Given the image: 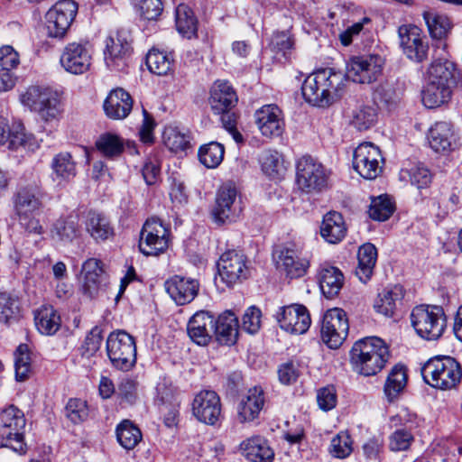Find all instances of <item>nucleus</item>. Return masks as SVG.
<instances>
[{
  "label": "nucleus",
  "mask_w": 462,
  "mask_h": 462,
  "mask_svg": "<svg viewBox=\"0 0 462 462\" xmlns=\"http://www.w3.org/2000/svg\"><path fill=\"white\" fill-rule=\"evenodd\" d=\"M390 353L384 341L377 337L357 340L350 351L353 370L364 376L379 373L388 362Z\"/></svg>",
  "instance_id": "f257e3e1"
},
{
  "label": "nucleus",
  "mask_w": 462,
  "mask_h": 462,
  "mask_svg": "<svg viewBox=\"0 0 462 462\" xmlns=\"http://www.w3.org/2000/svg\"><path fill=\"white\" fill-rule=\"evenodd\" d=\"M43 193L36 185L22 188L14 197V210L20 226L28 233L41 235L43 228L35 215L42 208Z\"/></svg>",
  "instance_id": "f03ea898"
},
{
  "label": "nucleus",
  "mask_w": 462,
  "mask_h": 462,
  "mask_svg": "<svg viewBox=\"0 0 462 462\" xmlns=\"http://www.w3.org/2000/svg\"><path fill=\"white\" fill-rule=\"evenodd\" d=\"M422 375L430 386L440 390H451L461 382L462 369L455 358L437 356L425 363Z\"/></svg>",
  "instance_id": "7ed1b4c3"
},
{
  "label": "nucleus",
  "mask_w": 462,
  "mask_h": 462,
  "mask_svg": "<svg viewBox=\"0 0 462 462\" xmlns=\"http://www.w3.org/2000/svg\"><path fill=\"white\" fill-rule=\"evenodd\" d=\"M20 102L31 111L37 112L46 122L57 120L61 114L59 94L49 87L27 88L21 93Z\"/></svg>",
  "instance_id": "20e7f679"
},
{
  "label": "nucleus",
  "mask_w": 462,
  "mask_h": 462,
  "mask_svg": "<svg viewBox=\"0 0 462 462\" xmlns=\"http://www.w3.org/2000/svg\"><path fill=\"white\" fill-rule=\"evenodd\" d=\"M26 420L23 412L14 405L0 411V446L12 448L23 454L26 452L24 442Z\"/></svg>",
  "instance_id": "39448f33"
},
{
  "label": "nucleus",
  "mask_w": 462,
  "mask_h": 462,
  "mask_svg": "<svg viewBox=\"0 0 462 462\" xmlns=\"http://www.w3.org/2000/svg\"><path fill=\"white\" fill-rule=\"evenodd\" d=\"M337 76L331 69H320L304 80L301 92L305 100L312 106L325 107L333 101L332 90Z\"/></svg>",
  "instance_id": "423d86ee"
},
{
  "label": "nucleus",
  "mask_w": 462,
  "mask_h": 462,
  "mask_svg": "<svg viewBox=\"0 0 462 462\" xmlns=\"http://www.w3.org/2000/svg\"><path fill=\"white\" fill-rule=\"evenodd\" d=\"M411 325L416 333L427 340L439 338L446 328V317L438 306L420 305L411 314Z\"/></svg>",
  "instance_id": "0eeeda50"
},
{
  "label": "nucleus",
  "mask_w": 462,
  "mask_h": 462,
  "mask_svg": "<svg viewBox=\"0 0 462 462\" xmlns=\"http://www.w3.org/2000/svg\"><path fill=\"white\" fill-rule=\"evenodd\" d=\"M328 172L326 168L311 156H302L296 164V184L307 194L321 192L328 184Z\"/></svg>",
  "instance_id": "6e6552de"
},
{
  "label": "nucleus",
  "mask_w": 462,
  "mask_h": 462,
  "mask_svg": "<svg viewBox=\"0 0 462 462\" xmlns=\"http://www.w3.org/2000/svg\"><path fill=\"white\" fill-rule=\"evenodd\" d=\"M106 352L112 365L119 370L128 371L136 362L134 339L125 331L112 332L108 336Z\"/></svg>",
  "instance_id": "1a4fd4ad"
},
{
  "label": "nucleus",
  "mask_w": 462,
  "mask_h": 462,
  "mask_svg": "<svg viewBox=\"0 0 462 462\" xmlns=\"http://www.w3.org/2000/svg\"><path fill=\"white\" fill-rule=\"evenodd\" d=\"M171 230L156 217L145 221L140 233L139 250L147 256L164 253L170 245Z\"/></svg>",
  "instance_id": "9d476101"
},
{
  "label": "nucleus",
  "mask_w": 462,
  "mask_h": 462,
  "mask_svg": "<svg viewBox=\"0 0 462 462\" xmlns=\"http://www.w3.org/2000/svg\"><path fill=\"white\" fill-rule=\"evenodd\" d=\"M384 64L379 54L355 56L346 64V77L356 83L371 84L382 76Z\"/></svg>",
  "instance_id": "9b49d317"
},
{
  "label": "nucleus",
  "mask_w": 462,
  "mask_h": 462,
  "mask_svg": "<svg viewBox=\"0 0 462 462\" xmlns=\"http://www.w3.org/2000/svg\"><path fill=\"white\" fill-rule=\"evenodd\" d=\"M348 330L346 313L342 309L326 311L321 324V339L329 348H338L346 338Z\"/></svg>",
  "instance_id": "f8f14e48"
},
{
  "label": "nucleus",
  "mask_w": 462,
  "mask_h": 462,
  "mask_svg": "<svg viewBox=\"0 0 462 462\" xmlns=\"http://www.w3.org/2000/svg\"><path fill=\"white\" fill-rule=\"evenodd\" d=\"M383 156L373 143H360L353 153V168L364 179L374 180L382 172Z\"/></svg>",
  "instance_id": "ddd939ff"
},
{
  "label": "nucleus",
  "mask_w": 462,
  "mask_h": 462,
  "mask_svg": "<svg viewBox=\"0 0 462 462\" xmlns=\"http://www.w3.org/2000/svg\"><path fill=\"white\" fill-rule=\"evenodd\" d=\"M78 12V5L73 0L57 2L46 14V28L48 35L53 38H62Z\"/></svg>",
  "instance_id": "4468645a"
},
{
  "label": "nucleus",
  "mask_w": 462,
  "mask_h": 462,
  "mask_svg": "<svg viewBox=\"0 0 462 462\" xmlns=\"http://www.w3.org/2000/svg\"><path fill=\"white\" fill-rule=\"evenodd\" d=\"M92 56L93 50L88 42H70L64 47L60 63L68 73L81 75L90 69Z\"/></svg>",
  "instance_id": "2eb2a0df"
},
{
  "label": "nucleus",
  "mask_w": 462,
  "mask_h": 462,
  "mask_svg": "<svg viewBox=\"0 0 462 462\" xmlns=\"http://www.w3.org/2000/svg\"><path fill=\"white\" fill-rule=\"evenodd\" d=\"M222 405L217 393L211 390H202L193 398L191 411L193 416L206 425H217L222 415Z\"/></svg>",
  "instance_id": "dca6fc26"
},
{
  "label": "nucleus",
  "mask_w": 462,
  "mask_h": 462,
  "mask_svg": "<svg viewBox=\"0 0 462 462\" xmlns=\"http://www.w3.org/2000/svg\"><path fill=\"white\" fill-rule=\"evenodd\" d=\"M236 189L231 183H226L219 188L212 210V216L217 223H232L238 218L241 207L236 201Z\"/></svg>",
  "instance_id": "f3484780"
},
{
  "label": "nucleus",
  "mask_w": 462,
  "mask_h": 462,
  "mask_svg": "<svg viewBox=\"0 0 462 462\" xmlns=\"http://www.w3.org/2000/svg\"><path fill=\"white\" fill-rule=\"evenodd\" d=\"M278 268L286 272L291 278L301 277L309 267V260L302 255L301 247L295 244L281 246L273 253Z\"/></svg>",
  "instance_id": "a211bd4d"
},
{
  "label": "nucleus",
  "mask_w": 462,
  "mask_h": 462,
  "mask_svg": "<svg viewBox=\"0 0 462 462\" xmlns=\"http://www.w3.org/2000/svg\"><path fill=\"white\" fill-rule=\"evenodd\" d=\"M131 43L124 33L116 32L105 41L104 61L110 70H122L128 65Z\"/></svg>",
  "instance_id": "6ab92c4d"
},
{
  "label": "nucleus",
  "mask_w": 462,
  "mask_h": 462,
  "mask_svg": "<svg viewBox=\"0 0 462 462\" xmlns=\"http://www.w3.org/2000/svg\"><path fill=\"white\" fill-rule=\"evenodd\" d=\"M398 35L401 47L410 60L420 62L427 58L428 42L419 27L412 24L402 25L398 29Z\"/></svg>",
  "instance_id": "aec40b11"
},
{
  "label": "nucleus",
  "mask_w": 462,
  "mask_h": 462,
  "mask_svg": "<svg viewBox=\"0 0 462 462\" xmlns=\"http://www.w3.org/2000/svg\"><path fill=\"white\" fill-rule=\"evenodd\" d=\"M276 319L282 329L300 335L308 331L311 319L307 308L300 304H291L280 308Z\"/></svg>",
  "instance_id": "412c9836"
},
{
  "label": "nucleus",
  "mask_w": 462,
  "mask_h": 462,
  "mask_svg": "<svg viewBox=\"0 0 462 462\" xmlns=\"http://www.w3.org/2000/svg\"><path fill=\"white\" fill-rule=\"evenodd\" d=\"M217 271L221 280L231 286L247 277L246 258L242 253L227 251L220 256Z\"/></svg>",
  "instance_id": "4be33fe9"
},
{
  "label": "nucleus",
  "mask_w": 462,
  "mask_h": 462,
  "mask_svg": "<svg viewBox=\"0 0 462 462\" xmlns=\"http://www.w3.org/2000/svg\"><path fill=\"white\" fill-rule=\"evenodd\" d=\"M255 124L263 136L278 137L284 131L285 123L282 110L276 105H265L256 110Z\"/></svg>",
  "instance_id": "5701e85b"
},
{
  "label": "nucleus",
  "mask_w": 462,
  "mask_h": 462,
  "mask_svg": "<svg viewBox=\"0 0 462 462\" xmlns=\"http://www.w3.org/2000/svg\"><path fill=\"white\" fill-rule=\"evenodd\" d=\"M165 289L176 304L185 305L198 295L199 282L194 278L174 275L165 282Z\"/></svg>",
  "instance_id": "b1692460"
},
{
  "label": "nucleus",
  "mask_w": 462,
  "mask_h": 462,
  "mask_svg": "<svg viewBox=\"0 0 462 462\" xmlns=\"http://www.w3.org/2000/svg\"><path fill=\"white\" fill-rule=\"evenodd\" d=\"M215 317L207 310L194 313L187 324L189 337L199 346H207L212 337Z\"/></svg>",
  "instance_id": "393cba45"
},
{
  "label": "nucleus",
  "mask_w": 462,
  "mask_h": 462,
  "mask_svg": "<svg viewBox=\"0 0 462 462\" xmlns=\"http://www.w3.org/2000/svg\"><path fill=\"white\" fill-rule=\"evenodd\" d=\"M265 394L262 387L249 388L237 406V419L241 423L256 420L263 409Z\"/></svg>",
  "instance_id": "a878e982"
},
{
  "label": "nucleus",
  "mask_w": 462,
  "mask_h": 462,
  "mask_svg": "<svg viewBox=\"0 0 462 462\" xmlns=\"http://www.w3.org/2000/svg\"><path fill=\"white\" fill-rule=\"evenodd\" d=\"M51 179L56 187L65 188L77 175L76 162L68 152L53 156L51 162Z\"/></svg>",
  "instance_id": "bb28decb"
},
{
  "label": "nucleus",
  "mask_w": 462,
  "mask_h": 462,
  "mask_svg": "<svg viewBox=\"0 0 462 462\" xmlns=\"http://www.w3.org/2000/svg\"><path fill=\"white\" fill-rule=\"evenodd\" d=\"M428 141L437 152L452 151L457 145V135L450 123L437 122L429 130Z\"/></svg>",
  "instance_id": "cd10ccee"
},
{
  "label": "nucleus",
  "mask_w": 462,
  "mask_h": 462,
  "mask_svg": "<svg viewBox=\"0 0 462 462\" xmlns=\"http://www.w3.org/2000/svg\"><path fill=\"white\" fill-rule=\"evenodd\" d=\"M237 103V96L232 86L224 80H217L210 89L209 104L215 114L232 110Z\"/></svg>",
  "instance_id": "c85d7f7f"
},
{
  "label": "nucleus",
  "mask_w": 462,
  "mask_h": 462,
  "mask_svg": "<svg viewBox=\"0 0 462 462\" xmlns=\"http://www.w3.org/2000/svg\"><path fill=\"white\" fill-rule=\"evenodd\" d=\"M132 108L133 99L123 88L112 90L104 102L106 115L115 120L125 118Z\"/></svg>",
  "instance_id": "c756f323"
},
{
  "label": "nucleus",
  "mask_w": 462,
  "mask_h": 462,
  "mask_svg": "<svg viewBox=\"0 0 462 462\" xmlns=\"http://www.w3.org/2000/svg\"><path fill=\"white\" fill-rule=\"evenodd\" d=\"M459 79L456 65L448 60H438L431 63L428 69V82L444 85L453 88Z\"/></svg>",
  "instance_id": "7c9ffc66"
},
{
  "label": "nucleus",
  "mask_w": 462,
  "mask_h": 462,
  "mask_svg": "<svg viewBox=\"0 0 462 462\" xmlns=\"http://www.w3.org/2000/svg\"><path fill=\"white\" fill-rule=\"evenodd\" d=\"M242 454L251 462H273L274 451L261 436H253L240 444Z\"/></svg>",
  "instance_id": "2f4dec72"
},
{
  "label": "nucleus",
  "mask_w": 462,
  "mask_h": 462,
  "mask_svg": "<svg viewBox=\"0 0 462 462\" xmlns=\"http://www.w3.org/2000/svg\"><path fill=\"white\" fill-rule=\"evenodd\" d=\"M346 226L343 216L337 211H329L324 215L320 224V236L328 244L341 242L346 235Z\"/></svg>",
  "instance_id": "473e14b6"
},
{
  "label": "nucleus",
  "mask_w": 462,
  "mask_h": 462,
  "mask_svg": "<svg viewBox=\"0 0 462 462\" xmlns=\"http://www.w3.org/2000/svg\"><path fill=\"white\" fill-rule=\"evenodd\" d=\"M80 236V226L78 215H69L58 218L51 228L53 240L63 245L71 244Z\"/></svg>",
  "instance_id": "72a5a7b5"
},
{
  "label": "nucleus",
  "mask_w": 462,
  "mask_h": 462,
  "mask_svg": "<svg viewBox=\"0 0 462 462\" xmlns=\"http://www.w3.org/2000/svg\"><path fill=\"white\" fill-rule=\"evenodd\" d=\"M238 319L234 312L226 310L215 319L213 332L217 340L223 345H233L238 337Z\"/></svg>",
  "instance_id": "f704fd0d"
},
{
  "label": "nucleus",
  "mask_w": 462,
  "mask_h": 462,
  "mask_svg": "<svg viewBox=\"0 0 462 462\" xmlns=\"http://www.w3.org/2000/svg\"><path fill=\"white\" fill-rule=\"evenodd\" d=\"M377 261V249L367 243L359 247L357 252V265L355 273L363 283L370 281Z\"/></svg>",
  "instance_id": "c9c22d12"
},
{
  "label": "nucleus",
  "mask_w": 462,
  "mask_h": 462,
  "mask_svg": "<svg viewBox=\"0 0 462 462\" xmlns=\"http://www.w3.org/2000/svg\"><path fill=\"white\" fill-rule=\"evenodd\" d=\"M85 228L88 234L96 241L103 242L114 236V228L108 218L101 213L88 212Z\"/></svg>",
  "instance_id": "e433bc0d"
},
{
  "label": "nucleus",
  "mask_w": 462,
  "mask_h": 462,
  "mask_svg": "<svg viewBox=\"0 0 462 462\" xmlns=\"http://www.w3.org/2000/svg\"><path fill=\"white\" fill-rule=\"evenodd\" d=\"M403 296V288L401 285L387 287L378 294L374 308L376 312L392 317Z\"/></svg>",
  "instance_id": "4c0bfd02"
},
{
  "label": "nucleus",
  "mask_w": 462,
  "mask_h": 462,
  "mask_svg": "<svg viewBox=\"0 0 462 462\" xmlns=\"http://www.w3.org/2000/svg\"><path fill=\"white\" fill-rule=\"evenodd\" d=\"M34 322L41 334L51 336L59 330L61 320L51 305H42L35 311Z\"/></svg>",
  "instance_id": "58836bf2"
},
{
  "label": "nucleus",
  "mask_w": 462,
  "mask_h": 462,
  "mask_svg": "<svg viewBox=\"0 0 462 462\" xmlns=\"http://www.w3.org/2000/svg\"><path fill=\"white\" fill-rule=\"evenodd\" d=\"M319 287L327 298H333L338 294L343 284L344 275L335 266H323L319 275Z\"/></svg>",
  "instance_id": "ea45409f"
},
{
  "label": "nucleus",
  "mask_w": 462,
  "mask_h": 462,
  "mask_svg": "<svg viewBox=\"0 0 462 462\" xmlns=\"http://www.w3.org/2000/svg\"><path fill=\"white\" fill-rule=\"evenodd\" d=\"M422 17L430 36L434 39H443L447 37L453 27L450 18L443 14L433 11H424Z\"/></svg>",
  "instance_id": "a19ab883"
},
{
  "label": "nucleus",
  "mask_w": 462,
  "mask_h": 462,
  "mask_svg": "<svg viewBox=\"0 0 462 462\" xmlns=\"http://www.w3.org/2000/svg\"><path fill=\"white\" fill-rule=\"evenodd\" d=\"M452 95V88L444 85L427 83L421 93L423 105L430 109H434L447 104Z\"/></svg>",
  "instance_id": "79ce46f5"
},
{
  "label": "nucleus",
  "mask_w": 462,
  "mask_h": 462,
  "mask_svg": "<svg viewBox=\"0 0 462 462\" xmlns=\"http://www.w3.org/2000/svg\"><path fill=\"white\" fill-rule=\"evenodd\" d=\"M175 24L177 31L183 37L190 39L196 35L197 20L188 5L180 4L176 7Z\"/></svg>",
  "instance_id": "37998d69"
},
{
  "label": "nucleus",
  "mask_w": 462,
  "mask_h": 462,
  "mask_svg": "<svg viewBox=\"0 0 462 462\" xmlns=\"http://www.w3.org/2000/svg\"><path fill=\"white\" fill-rule=\"evenodd\" d=\"M260 162L263 171L271 178L281 177L286 171L283 156L275 150L264 151L261 155Z\"/></svg>",
  "instance_id": "c03bdc74"
},
{
  "label": "nucleus",
  "mask_w": 462,
  "mask_h": 462,
  "mask_svg": "<svg viewBox=\"0 0 462 462\" xmlns=\"http://www.w3.org/2000/svg\"><path fill=\"white\" fill-rule=\"evenodd\" d=\"M116 438L125 449H133L142 439V432L131 420H125L116 427Z\"/></svg>",
  "instance_id": "a18cd8bd"
},
{
  "label": "nucleus",
  "mask_w": 462,
  "mask_h": 462,
  "mask_svg": "<svg viewBox=\"0 0 462 462\" xmlns=\"http://www.w3.org/2000/svg\"><path fill=\"white\" fill-rule=\"evenodd\" d=\"M377 121V110L374 105H359L352 113L351 125L359 131H365L374 125Z\"/></svg>",
  "instance_id": "49530a36"
},
{
  "label": "nucleus",
  "mask_w": 462,
  "mask_h": 462,
  "mask_svg": "<svg viewBox=\"0 0 462 462\" xmlns=\"http://www.w3.org/2000/svg\"><path fill=\"white\" fill-rule=\"evenodd\" d=\"M407 383V374L403 365H397L393 367L384 384V393L388 400L395 399L404 389Z\"/></svg>",
  "instance_id": "de8ad7c7"
},
{
  "label": "nucleus",
  "mask_w": 462,
  "mask_h": 462,
  "mask_svg": "<svg viewBox=\"0 0 462 462\" xmlns=\"http://www.w3.org/2000/svg\"><path fill=\"white\" fill-rule=\"evenodd\" d=\"M224 146L217 142L202 145L198 152L199 162L208 169L217 168L223 161Z\"/></svg>",
  "instance_id": "09e8293b"
},
{
  "label": "nucleus",
  "mask_w": 462,
  "mask_h": 462,
  "mask_svg": "<svg viewBox=\"0 0 462 462\" xmlns=\"http://www.w3.org/2000/svg\"><path fill=\"white\" fill-rule=\"evenodd\" d=\"M431 174L430 171L421 163H417L411 168L402 169L400 171V180L402 181L410 180L411 184L418 189H423L431 182Z\"/></svg>",
  "instance_id": "8fccbe9b"
},
{
  "label": "nucleus",
  "mask_w": 462,
  "mask_h": 462,
  "mask_svg": "<svg viewBox=\"0 0 462 462\" xmlns=\"http://www.w3.org/2000/svg\"><path fill=\"white\" fill-rule=\"evenodd\" d=\"M172 59L164 51L151 50L146 56V65L149 70L156 75H166L171 69Z\"/></svg>",
  "instance_id": "3c124183"
},
{
  "label": "nucleus",
  "mask_w": 462,
  "mask_h": 462,
  "mask_svg": "<svg viewBox=\"0 0 462 462\" xmlns=\"http://www.w3.org/2000/svg\"><path fill=\"white\" fill-rule=\"evenodd\" d=\"M162 138L165 146L173 152H183L189 146V135L177 127H166Z\"/></svg>",
  "instance_id": "603ef678"
},
{
  "label": "nucleus",
  "mask_w": 462,
  "mask_h": 462,
  "mask_svg": "<svg viewBox=\"0 0 462 462\" xmlns=\"http://www.w3.org/2000/svg\"><path fill=\"white\" fill-rule=\"evenodd\" d=\"M96 147L103 155L116 157L122 153L124 143L118 135L106 133L98 137Z\"/></svg>",
  "instance_id": "864d4df0"
},
{
  "label": "nucleus",
  "mask_w": 462,
  "mask_h": 462,
  "mask_svg": "<svg viewBox=\"0 0 462 462\" xmlns=\"http://www.w3.org/2000/svg\"><path fill=\"white\" fill-rule=\"evenodd\" d=\"M393 210L394 207L390 198L382 195L372 199L368 214L374 220L385 221L392 216Z\"/></svg>",
  "instance_id": "5fc2aeb1"
},
{
  "label": "nucleus",
  "mask_w": 462,
  "mask_h": 462,
  "mask_svg": "<svg viewBox=\"0 0 462 462\" xmlns=\"http://www.w3.org/2000/svg\"><path fill=\"white\" fill-rule=\"evenodd\" d=\"M353 441L349 434L346 431H340L332 438L329 445V454L337 458H346L353 451Z\"/></svg>",
  "instance_id": "6e6d98bb"
},
{
  "label": "nucleus",
  "mask_w": 462,
  "mask_h": 462,
  "mask_svg": "<svg viewBox=\"0 0 462 462\" xmlns=\"http://www.w3.org/2000/svg\"><path fill=\"white\" fill-rule=\"evenodd\" d=\"M32 136L25 132L24 126L20 122H14L10 126L6 143L9 149L16 150L20 147H30Z\"/></svg>",
  "instance_id": "4d7b16f0"
},
{
  "label": "nucleus",
  "mask_w": 462,
  "mask_h": 462,
  "mask_svg": "<svg viewBox=\"0 0 462 462\" xmlns=\"http://www.w3.org/2000/svg\"><path fill=\"white\" fill-rule=\"evenodd\" d=\"M14 368L17 381H24L31 372V358L28 346L20 345L15 352Z\"/></svg>",
  "instance_id": "13d9d810"
},
{
  "label": "nucleus",
  "mask_w": 462,
  "mask_h": 462,
  "mask_svg": "<svg viewBox=\"0 0 462 462\" xmlns=\"http://www.w3.org/2000/svg\"><path fill=\"white\" fill-rule=\"evenodd\" d=\"M414 442V437L411 431L405 429L394 430L389 436V449L393 452L406 451Z\"/></svg>",
  "instance_id": "bf43d9fd"
},
{
  "label": "nucleus",
  "mask_w": 462,
  "mask_h": 462,
  "mask_svg": "<svg viewBox=\"0 0 462 462\" xmlns=\"http://www.w3.org/2000/svg\"><path fill=\"white\" fill-rule=\"evenodd\" d=\"M19 313L18 300L6 292L0 293V322L9 323Z\"/></svg>",
  "instance_id": "052dcab7"
},
{
  "label": "nucleus",
  "mask_w": 462,
  "mask_h": 462,
  "mask_svg": "<svg viewBox=\"0 0 462 462\" xmlns=\"http://www.w3.org/2000/svg\"><path fill=\"white\" fill-rule=\"evenodd\" d=\"M155 401L158 403L168 404L171 407L178 405L176 390L168 380H160L155 387Z\"/></svg>",
  "instance_id": "680f3d73"
},
{
  "label": "nucleus",
  "mask_w": 462,
  "mask_h": 462,
  "mask_svg": "<svg viewBox=\"0 0 462 462\" xmlns=\"http://www.w3.org/2000/svg\"><path fill=\"white\" fill-rule=\"evenodd\" d=\"M66 413L75 424L84 421L88 417L87 402L81 399H70L66 406Z\"/></svg>",
  "instance_id": "e2e57ef3"
},
{
  "label": "nucleus",
  "mask_w": 462,
  "mask_h": 462,
  "mask_svg": "<svg viewBox=\"0 0 462 462\" xmlns=\"http://www.w3.org/2000/svg\"><path fill=\"white\" fill-rule=\"evenodd\" d=\"M261 318L262 312L258 308H248L242 318V329L249 334L257 333L261 328Z\"/></svg>",
  "instance_id": "0e129e2a"
},
{
  "label": "nucleus",
  "mask_w": 462,
  "mask_h": 462,
  "mask_svg": "<svg viewBox=\"0 0 462 462\" xmlns=\"http://www.w3.org/2000/svg\"><path fill=\"white\" fill-rule=\"evenodd\" d=\"M102 330L98 327L93 328L87 335L84 344L81 347L82 355L89 357L95 355L101 346Z\"/></svg>",
  "instance_id": "69168bd1"
},
{
  "label": "nucleus",
  "mask_w": 462,
  "mask_h": 462,
  "mask_svg": "<svg viewBox=\"0 0 462 462\" xmlns=\"http://www.w3.org/2000/svg\"><path fill=\"white\" fill-rule=\"evenodd\" d=\"M337 402V392L333 386H326L318 390L317 403L320 410L328 411L336 407Z\"/></svg>",
  "instance_id": "338daca9"
},
{
  "label": "nucleus",
  "mask_w": 462,
  "mask_h": 462,
  "mask_svg": "<svg viewBox=\"0 0 462 462\" xmlns=\"http://www.w3.org/2000/svg\"><path fill=\"white\" fill-rule=\"evenodd\" d=\"M105 272L83 275V291L89 297L96 296L105 284Z\"/></svg>",
  "instance_id": "774afa93"
}]
</instances>
